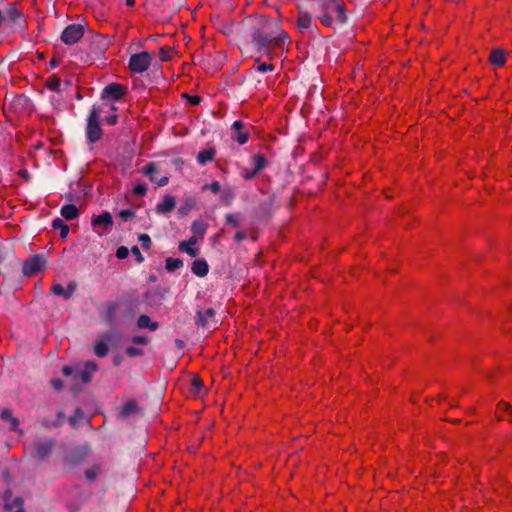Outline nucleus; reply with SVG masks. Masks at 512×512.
Instances as JSON below:
<instances>
[{
    "mask_svg": "<svg viewBox=\"0 0 512 512\" xmlns=\"http://www.w3.org/2000/svg\"><path fill=\"white\" fill-rule=\"evenodd\" d=\"M249 34L252 44L260 52L267 46L283 49L289 40L288 34L280 28L279 24L265 16L253 20Z\"/></svg>",
    "mask_w": 512,
    "mask_h": 512,
    "instance_id": "f257e3e1",
    "label": "nucleus"
},
{
    "mask_svg": "<svg viewBox=\"0 0 512 512\" xmlns=\"http://www.w3.org/2000/svg\"><path fill=\"white\" fill-rule=\"evenodd\" d=\"M321 13L318 16L320 22L325 26H332L333 14H336L337 20L341 24L347 23L345 4L342 0H323L320 2Z\"/></svg>",
    "mask_w": 512,
    "mask_h": 512,
    "instance_id": "f03ea898",
    "label": "nucleus"
},
{
    "mask_svg": "<svg viewBox=\"0 0 512 512\" xmlns=\"http://www.w3.org/2000/svg\"><path fill=\"white\" fill-rule=\"evenodd\" d=\"M99 109L93 106L87 117L86 139L90 144L98 142L103 136V130L99 121Z\"/></svg>",
    "mask_w": 512,
    "mask_h": 512,
    "instance_id": "7ed1b4c3",
    "label": "nucleus"
},
{
    "mask_svg": "<svg viewBox=\"0 0 512 512\" xmlns=\"http://www.w3.org/2000/svg\"><path fill=\"white\" fill-rule=\"evenodd\" d=\"M91 454V446L83 444L73 447L64 457V464L70 466H78L84 463Z\"/></svg>",
    "mask_w": 512,
    "mask_h": 512,
    "instance_id": "20e7f679",
    "label": "nucleus"
},
{
    "mask_svg": "<svg viewBox=\"0 0 512 512\" xmlns=\"http://www.w3.org/2000/svg\"><path fill=\"white\" fill-rule=\"evenodd\" d=\"M47 265V258L43 254H35L22 262V273L24 276H32L43 271Z\"/></svg>",
    "mask_w": 512,
    "mask_h": 512,
    "instance_id": "39448f33",
    "label": "nucleus"
},
{
    "mask_svg": "<svg viewBox=\"0 0 512 512\" xmlns=\"http://www.w3.org/2000/svg\"><path fill=\"white\" fill-rule=\"evenodd\" d=\"M97 368V364L94 361H87L83 369L77 364V372L74 373L72 389L74 391L80 390L79 381L85 384L89 383L92 380L93 374L97 371Z\"/></svg>",
    "mask_w": 512,
    "mask_h": 512,
    "instance_id": "423d86ee",
    "label": "nucleus"
},
{
    "mask_svg": "<svg viewBox=\"0 0 512 512\" xmlns=\"http://www.w3.org/2000/svg\"><path fill=\"white\" fill-rule=\"evenodd\" d=\"M152 60V55L147 51L132 54L129 59V69L134 73L142 74L148 70Z\"/></svg>",
    "mask_w": 512,
    "mask_h": 512,
    "instance_id": "0eeeda50",
    "label": "nucleus"
},
{
    "mask_svg": "<svg viewBox=\"0 0 512 512\" xmlns=\"http://www.w3.org/2000/svg\"><path fill=\"white\" fill-rule=\"evenodd\" d=\"M55 448V440L50 437L38 439L33 443V456L40 461H45Z\"/></svg>",
    "mask_w": 512,
    "mask_h": 512,
    "instance_id": "6e6552de",
    "label": "nucleus"
},
{
    "mask_svg": "<svg viewBox=\"0 0 512 512\" xmlns=\"http://www.w3.org/2000/svg\"><path fill=\"white\" fill-rule=\"evenodd\" d=\"M3 508L8 512H26L24 499L21 496H13L11 489L3 493Z\"/></svg>",
    "mask_w": 512,
    "mask_h": 512,
    "instance_id": "1a4fd4ad",
    "label": "nucleus"
},
{
    "mask_svg": "<svg viewBox=\"0 0 512 512\" xmlns=\"http://www.w3.org/2000/svg\"><path fill=\"white\" fill-rule=\"evenodd\" d=\"M91 225L99 235L110 232L113 226V218L110 212L103 211L100 215L93 216Z\"/></svg>",
    "mask_w": 512,
    "mask_h": 512,
    "instance_id": "9d476101",
    "label": "nucleus"
},
{
    "mask_svg": "<svg viewBox=\"0 0 512 512\" xmlns=\"http://www.w3.org/2000/svg\"><path fill=\"white\" fill-rule=\"evenodd\" d=\"M84 35V26L81 24L73 23L68 25L61 34V40L66 45H73L77 43Z\"/></svg>",
    "mask_w": 512,
    "mask_h": 512,
    "instance_id": "9b49d317",
    "label": "nucleus"
},
{
    "mask_svg": "<svg viewBox=\"0 0 512 512\" xmlns=\"http://www.w3.org/2000/svg\"><path fill=\"white\" fill-rule=\"evenodd\" d=\"M0 260V273L4 276L12 274L20 264V260L11 252L0 251Z\"/></svg>",
    "mask_w": 512,
    "mask_h": 512,
    "instance_id": "f8f14e48",
    "label": "nucleus"
},
{
    "mask_svg": "<svg viewBox=\"0 0 512 512\" xmlns=\"http://www.w3.org/2000/svg\"><path fill=\"white\" fill-rule=\"evenodd\" d=\"M126 92V87L119 83H110L105 86L101 92V99L120 100Z\"/></svg>",
    "mask_w": 512,
    "mask_h": 512,
    "instance_id": "ddd939ff",
    "label": "nucleus"
},
{
    "mask_svg": "<svg viewBox=\"0 0 512 512\" xmlns=\"http://www.w3.org/2000/svg\"><path fill=\"white\" fill-rule=\"evenodd\" d=\"M159 171V167L155 162H149L142 169L143 174L149 177L150 181L156 183L160 187L166 186L169 183V178L167 176L157 178L156 174H158Z\"/></svg>",
    "mask_w": 512,
    "mask_h": 512,
    "instance_id": "4468645a",
    "label": "nucleus"
},
{
    "mask_svg": "<svg viewBox=\"0 0 512 512\" xmlns=\"http://www.w3.org/2000/svg\"><path fill=\"white\" fill-rule=\"evenodd\" d=\"M77 289V283L70 281L66 288L61 284L55 283L51 287V293L55 296H62L65 300H69Z\"/></svg>",
    "mask_w": 512,
    "mask_h": 512,
    "instance_id": "2eb2a0df",
    "label": "nucleus"
},
{
    "mask_svg": "<svg viewBox=\"0 0 512 512\" xmlns=\"http://www.w3.org/2000/svg\"><path fill=\"white\" fill-rule=\"evenodd\" d=\"M110 41L103 35L97 34L92 37L90 50L93 54L100 56L109 47Z\"/></svg>",
    "mask_w": 512,
    "mask_h": 512,
    "instance_id": "dca6fc26",
    "label": "nucleus"
},
{
    "mask_svg": "<svg viewBox=\"0 0 512 512\" xmlns=\"http://www.w3.org/2000/svg\"><path fill=\"white\" fill-rule=\"evenodd\" d=\"M176 206L175 198L171 195H165L162 202L158 203L155 207L157 214L168 215L174 210Z\"/></svg>",
    "mask_w": 512,
    "mask_h": 512,
    "instance_id": "f3484780",
    "label": "nucleus"
},
{
    "mask_svg": "<svg viewBox=\"0 0 512 512\" xmlns=\"http://www.w3.org/2000/svg\"><path fill=\"white\" fill-rule=\"evenodd\" d=\"M191 271L198 277H204L209 272L208 262L204 258L196 259L193 261Z\"/></svg>",
    "mask_w": 512,
    "mask_h": 512,
    "instance_id": "a211bd4d",
    "label": "nucleus"
},
{
    "mask_svg": "<svg viewBox=\"0 0 512 512\" xmlns=\"http://www.w3.org/2000/svg\"><path fill=\"white\" fill-rule=\"evenodd\" d=\"M139 411V407L134 400L127 401L119 410L118 418L119 419H127L132 414L137 413Z\"/></svg>",
    "mask_w": 512,
    "mask_h": 512,
    "instance_id": "6ab92c4d",
    "label": "nucleus"
},
{
    "mask_svg": "<svg viewBox=\"0 0 512 512\" xmlns=\"http://www.w3.org/2000/svg\"><path fill=\"white\" fill-rule=\"evenodd\" d=\"M196 243L197 237L191 236L188 240L180 242L179 249L191 257H196L199 253V250L193 247Z\"/></svg>",
    "mask_w": 512,
    "mask_h": 512,
    "instance_id": "aec40b11",
    "label": "nucleus"
},
{
    "mask_svg": "<svg viewBox=\"0 0 512 512\" xmlns=\"http://www.w3.org/2000/svg\"><path fill=\"white\" fill-rule=\"evenodd\" d=\"M215 311L213 308H207L206 310H198L196 313V324L202 327H206L209 324L210 319L214 318Z\"/></svg>",
    "mask_w": 512,
    "mask_h": 512,
    "instance_id": "412c9836",
    "label": "nucleus"
},
{
    "mask_svg": "<svg viewBox=\"0 0 512 512\" xmlns=\"http://www.w3.org/2000/svg\"><path fill=\"white\" fill-rule=\"evenodd\" d=\"M296 25L301 32L308 30L312 26V15L307 11H300Z\"/></svg>",
    "mask_w": 512,
    "mask_h": 512,
    "instance_id": "4be33fe9",
    "label": "nucleus"
},
{
    "mask_svg": "<svg viewBox=\"0 0 512 512\" xmlns=\"http://www.w3.org/2000/svg\"><path fill=\"white\" fill-rule=\"evenodd\" d=\"M21 18L22 15L20 11L13 5L9 6L5 11V21L9 22L11 25L21 26Z\"/></svg>",
    "mask_w": 512,
    "mask_h": 512,
    "instance_id": "5701e85b",
    "label": "nucleus"
},
{
    "mask_svg": "<svg viewBox=\"0 0 512 512\" xmlns=\"http://www.w3.org/2000/svg\"><path fill=\"white\" fill-rule=\"evenodd\" d=\"M489 61L492 65L501 67L506 62V53L504 50L496 48L493 49L489 56Z\"/></svg>",
    "mask_w": 512,
    "mask_h": 512,
    "instance_id": "b1692460",
    "label": "nucleus"
},
{
    "mask_svg": "<svg viewBox=\"0 0 512 512\" xmlns=\"http://www.w3.org/2000/svg\"><path fill=\"white\" fill-rule=\"evenodd\" d=\"M60 214L68 221L74 220L79 216V209L74 204H65L61 207Z\"/></svg>",
    "mask_w": 512,
    "mask_h": 512,
    "instance_id": "393cba45",
    "label": "nucleus"
},
{
    "mask_svg": "<svg viewBox=\"0 0 512 512\" xmlns=\"http://www.w3.org/2000/svg\"><path fill=\"white\" fill-rule=\"evenodd\" d=\"M137 327L139 329H148L150 331H155L159 327V323L152 321L148 315L142 314L137 319Z\"/></svg>",
    "mask_w": 512,
    "mask_h": 512,
    "instance_id": "a878e982",
    "label": "nucleus"
},
{
    "mask_svg": "<svg viewBox=\"0 0 512 512\" xmlns=\"http://www.w3.org/2000/svg\"><path fill=\"white\" fill-rule=\"evenodd\" d=\"M102 472V465L99 464V463H95L93 465H91L90 467H88L87 469H85V477L86 479L91 483V482H94L98 475Z\"/></svg>",
    "mask_w": 512,
    "mask_h": 512,
    "instance_id": "bb28decb",
    "label": "nucleus"
},
{
    "mask_svg": "<svg viewBox=\"0 0 512 512\" xmlns=\"http://www.w3.org/2000/svg\"><path fill=\"white\" fill-rule=\"evenodd\" d=\"M215 154H216V151L214 148L202 150L197 155V162L200 165H205L207 162L213 160Z\"/></svg>",
    "mask_w": 512,
    "mask_h": 512,
    "instance_id": "cd10ccee",
    "label": "nucleus"
},
{
    "mask_svg": "<svg viewBox=\"0 0 512 512\" xmlns=\"http://www.w3.org/2000/svg\"><path fill=\"white\" fill-rule=\"evenodd\" d=\"M0 417L2 420H7L10 422V430L16 431L19 426V420L12 415V411L10 409H3L1 411Z\"/></svg>",
    "mask_w": 512,
    "mask_h": 512,
    "instance_id": "c85d7f7f",
    "label": "nucleus"
},
{
    "mask_svg": "<svg viewBox=\"0 0 512 512\" xmlns=\"http://www.w3.org/2000/svg\"><path fill=\"white\" fill-rule=\"evenodd\" d=\"M52 228L60 231V237L65 239L69 233V227L61 218H55L52 221Z\"/></svg>",
    "mask_w": 512,
    "mask_h": 512,
    "instance_id": "c756f323",
    "label": "nucleus"
},
{
    "mask_svg": "<svg viewBox=\"0 0 512 512\" xmlns=\"http://www.w3.org/2000/svg\"><path fill=\"white\" fill-rule=\"evenodd\" d=\"M207 225L200 220H195L191 224V231L193 232V236L203 237L206 233Z\"/></svg>",
    "mask_w": 512,
    "mask_h": 512,
    "instance_id": "7c9ffc66",
    "label": "nucleus"
},
{
    "mask_svg": "<svg viewBox=\"0 0 512 512\" xmlns=\"http://www.w3.org/2000/svg\"><path fill=\"white\" fill-rule=\"evenodd\" d=\"M182 266L183 261L180 258L168 257L165 261V268L168 272H174Z\"/></svg>",
    "mask_w": 512,
    "mask_h": 512,
    "instance_id": "2f4dec72",
    "label": "nucleus"
},
{
    "mask_svg": "<svg viewBox=\"0 0 512 512\" xmlns=\"http://www.w3.org/2000/svg\"><path fill=\"white\" fill-rule=\"evenodd\" d=\"M94 352L100 358L106 357L109 352L107 343L104 340H98L95 344Z\"/></svg>",
    "mask_w": 512,
    "mask_h": 512,
    "instance_id": "473e14b6",
    "label": "nucleus"
},
{
    "mask_svg": "<svg viewBox=\"0 0 512 512\" xmlns=\"http://www.w3.org/2000/svg\"><path fill=\"white\" fill-rule=\"evenodd\" d=\"M46 87L49 89V90H52V91H55V92H60L61 90V80L60 78L53 74L52 76H50L47 80H46Z\"/></svg>",
    "mask_w": 512,
    "mask_h": 512,
    "instance_id": "72a5a7b5",
    "label": "nucleus"
},
{
    "mask_svg": "<svg viewBox=\"0 0 512 512\" xmlns=\"http://www.w3.org/2000/svg\"><path fill=\"white\" fill-rule=\"evenodd\" d=\"M252 163L254 165V170L258 173L266 167V159L262 154H256L252 157Z\"/></svg>",
    "mask_w": 512,
    "mask_h": 512,
    "instance_id": "f704fd0d",
    "label": "nucleus"
},
{
    "mask_svg": "<svg viewBox=\"0 0 512 512\" xmlns=\"http://www.w3.org/2000/svg\"><path fill=\"white\" fill-rule=\"evenodd\" d=\"M256 63L257 65H254L252 68L256 69V71L260 72V73H265V72H272L274 71L275 67L273 64H269V63H261L260 62V58H256Z\"/></svg>",
    "mask_w": 512,
    "mask_h": 512,
    "instance_id": "c9c22d12",
    "label": "nucleus"
},
{
    "mask_svg": "<svg viewBox=\"0 0 512 512\" xmlns=\"http://www.w3.org/2000/svg\"><path fill=\"white\" fill-rule=\"evenodd\" d=\"M117 309H118V305L116 303H110L107 305L106 312H105L106 321L112 322L114 320Z\"/></svg>",
    "mask_w": 512,
    "mask_h": 512,
    "instance_id": "e433bc0d",
    "label": "nucleus"
},
{
    "mask_svg": "<svg viewBox=\"0 0 512 512\" xmlns=\"http://www.w3.org/2000/svg\"><path fill=\"white\" fill-rule=\"evenodd\" d=\"M233 139L236 140L240 145H244L245 143H247L248 139H249V133L247 131H237L234 135H233Z\"/></svg>",
    "mask_w": 512,
    "mask_h": 512,
    "instance_id": "4c0bfd02",
    "label": "nucleus"
},
{
    "mask_svg": "<svg viewBox=\"0 0 512 512\" xmlns=\"http://www.w3.org/2000/svg\"><path fill=\"white\" fill-rule=\"evenodd\" d=\"M226 223L237 228L240 226V217L238 214L229 213L225 217Z\"/></svg>",
    "mask_w": 512,
    "mask_h": 512,
    "instance_id": "58836bf2",
    "label": "nucleus"
},
{
    "mask_svg": "<svg viewBox=\"0 0 512 512\" xmlns=\"http://www.w3.org/2000/svg\"><path fill=\"white\" fill-rule=\"evenodd\" d=\"M77 372V364L76 365H66L62 369V373L66 377H72L74 379V373Z\"/></svg>",
    "mask_w": 512,
    "mask_h": 512,
    "instance_id": "ea45409f",
    "label": "nucleus"
},
{
    "mask_svg": "<svg viewBox=\"0 0 512 512\" xmlns=\"http://www.w3.org/2000/svg\"><path fill=\"white\" fill-rule=\"evenodd\" d=\"M118 215L123 221H128L135 217V211L132 209H124L121 210Z\"/></svg>",
    "mask_w": 512,
    "mask_h": 512,
    "instance_id": "a19ab883",
    "label": "nucleus"
},
{
    "mask_svg": "<svg viewBox=\"0 0 512 512\" xmlns=\"http://www.w3.org/2000/svg\"><path fill=\"white\" fill-rule=\"evenodd\" d=\"M133 193L137 196H145L147 193V185L145 183H139L133 188Z\"/></svg>",
    "mask_w": 512,
    "mask_h": 512,
    "instance_id": "79ce46f5",
    "label": "nucleus"
},
{
    "mask_svg": "<svg viewBox=\"0 0 512 512\" xmlns=\"http://www.w3.org/2000/svg\"><path fill=\"white\" fill-rule=\"evenodd\" d=\"M160 60L165 62L170 60V48L167 46H163L159 50Z\"/></svg>",
    "mask_w": 512,
    "mask_h": 512,
    "instance_id": "37998d69",
    "label": "nucleus"
},
{
    "mask_svg": "<svg viewBox=\"0 0 512 512\" xmlns=\"http://www.w3.org/2000/svg\"><path fill=\"white\" fill-rule=\"evenodd\" d=\"M126 354L129 357L141 356V355H143V350L140 348H136L134 346H130V347L126 348Z\"/></svg>",
    "mask_w": 512,
    "mask_h": 512,
    "instance_id": "c03bdc74",
    "label": "nucleus"
},
{
    "mask_svg": "<svg viewBox=\"0 0 512 512\" xmlns=\"http://www.w3.org/2000/svg\"><path fill=\"white\" fill-rule=\"evenodd\" d=\"M139 241L144 249H149L151 247V238L147 234H141L139 236Z\"/></svg>",
    "mask_w": 512,
    "mask_h": 512,
    "instance_id": "a18cd8bd",
    "label": "nucleus"
},
{
    "mask_svg": "<svg viewBox=\"0 0 512 512\" xmlns=\"http://www.w3.org/2000/svg\"><path fill=\"white\" fill-rule=\"evenodd\" d=\"M128 255H129V250H128L127 247L120 246V247L117 248V250H116V257L118 259H121V260L125 259V258H127Z\"/></svg>",
    "mask_w": 512,
    "mask_h": 512,
    "instance_id": "49530a36",
    "label": "nucleus"
},
{
    "mask_svg": "<svg viewBox=\"0 0 512 512\" xmlns=\"http://www.w3.org/2000/svg\"><path fill=\"white\" fill-rule=\"evenodd\" d=\"M135 316V310L131 303H129L123 312V317L127 319H132Z\"/></svg>",
    "mask_w": 512,
    "mask_h": 512,
    "instance_id": "de8ad7c7",
    "label": "nucleus"
},
{
    "mask_svg": "<svg viewBox=\"0 0 512 512\" xmlns=\"http://www.w3.org/2000/svg\"><path fill=\"white\" fill-rule=\"evenodd\" d=\"M51 383V386L56 390V391H61L64 387V384H63V381L59 378H54L50 381Z\"/></svg>",
    "mask_w": 512,
    "mask_h": 512,
    "instance_id": "09e8293b",
    "label": "nucleus"
},
{
    "mask_svg": "<svg viewBox=\"0 0 512 512\" xmlns=\"http://www.w3.org/2000/svg\"><path fill=\"white\" fill-rule=\"evenodd\" d=\"M64 412L63 411H59L57 413V417L56 419L52 422V425H54L55 427H59V426H62L63 423H64Z\"/></svg>",
    "mask_w": 512,
    "mask_h": 512,
    "instance_id": "8fccbe9b",
    "label": "nucleus"
},
{
    "mask_svg": "<svg viewBox=\"0 0 512 512\" xmlns=\"http://www.w3.org/2000/svg\"><path fill=\"white\" fill-rule=\"evenodd\" d=\"M132 342H133L134 344L146 345V344H148L149 339H148V337H146V336H140V335H138V336H134V337L132 338Z\"/></svg>",
    "mask_w": 512,
    "mask_h": 512,
    "instance_id": "3c124183",
    "label": "nucleus"
},
{
    "mask_svg": "<svg viewBox=\"0 0 512 512\" xmlns=\"http://www.w3.org/2000/svg\"><path fill=\"white\" fill-rule=\"evenodd\" d=\"M82 415H83L82 410H81L80 408H77V409L75 410L74 415H73V416H71V417L69 418V422H70V424H71V425H75V424H76V422H77V419H78V418H80V417H82Z\"/></svg>",
    "mask_w": 512,
    "mask_h": 512,
    "instance_id": "603ef678",
    "label": "nucleus"
},
{
    "mask_svg": "<svg viewBox=\"0 0 512 512\" xmlns=\"http://www.w3.org/2000/svg\"><path fill=\"white\" fill-rule=\"evenodd\" d=\"M132 253L135 255L136 257V261L138 263H142L144 261V257L143 255L141 254L139 248L137 246H133L132 249H131Z\"/></svg>",
    "mask_w": 512,
    "mask_h": 512,
    "instance_id": "864d4df0",
    "label": "nucleus"
},
{
    "mask_svg": "<svg viewBox=\"0 0 512 512\" xmlns=\"http://www.w3.org/2000/svg\"><path fill=\"white\" fill-rule=\"evenodd\" d=\"M204 188H209L214 194H217L221 189V185L218 181H213L210 185L205 186Z\"/></svg>",
    "mask_w": 512,
    "mask_h": 512,
    "instance_id": "5fc2aeb1",
    "label": "nucleus"
},
{
    "mask_svg": "<svg viewBox=\"0 0 512 512\" xmlns=\"http://www.w3.org/2000/svg\"><path fill=\"white\" fill-rule=\"evenodd\" d=\"M184 96L188 98L189 102L192 105H198L201 102V100H202V98L200 96H197V95L190 96V95L185 94Z\"/></svg>",
    "mask_w": 512,
    "mask_h": 512,
    "instance_id": "6e6d98bb",
    "label": "nucleus"
},
{
    "mask_svg": "<svg viewBox=\"0 0 512 512\" xmlns=\"http://www.w3.org/2000/svg\"><path fill=\"white\" fill-rule=\"evenodd\" d=\"M104 121H105V123H107L108 125L113 126V125H115V124L117 123V121H118V116H117V115H115V114L110 115V116L106 117V118L104 119Z\"/></svg>",
    "mask_w": 512,
    "mask_h": 512,
    "instance_id": "4d7b16f0",
    "label": "nucleus"
},
{
    "mask_svg": "<svg viewBox=\"0 0 512 512\" xmlns=\"http://www.w3.org/2000/svg\"><path fill=\"white\" fill-rule=\"evenodd\" d=\"M192 386L199 391L203 386V381L199 377H194L192 380Z\"/></svg>",
    "mask_w": 512,
    "mask_h": 512,
    "instance_id": "13d9d810",
    "label": "nucleus"
},
{
    "mask_svg": "<svg viewBox=\"0 0 512 512\" xmlns=\"http://www.w3.org/2000/svg\"><path fill=\"white\" fill-rule=\"evenodd\" d=\"M244 127V123L240 120H236L233 122L232 124V129L234 131V133H236L237 131H241Z\"/></svg>",
    "mask_w": 512,
    "mask_h": 512,
    "instance_id": "bf43d9fd",
    "label": "nucleus"
},
{
    "mask_svg": "<svg viewBox=\"0 0 512 512\" xmlns=\"http://www.w3.org/2000/svg\"><path fill=\"white\" fill-rule=\"evenodd\" d=\"M273 49H277L276 47L267 46L263 50H261L269 59L273 58Z\"/></svg>",
    "mask_w": 512,
    "mask_h": 512,
    "instance_id": "052dcab7",
    "label": "nucleus"
},
{
    "mask_svg": "<svg viewBox=\"0 0 512 512\" xmlns=\"http://www.w3.org/2000/svg\"><path fill=\"white\" fill-rule=\"evenodd\" d=\"M257 174H258V172L253 169L252 171L244 172L243 178L246 180H250V179H253Z\"/></svg>",
    "mask_w": 512,
    "mask_h": 512,
    "instance_id": "680f3d73",
    "label": "nucleus"
},
{
    "mask_svg": "<svg viewBox=\"0 0 512 512\" xmlns=\"http://www.w3.org/2000/svg\"><path fill=\"white\" fill-rule=\"evenodd\" d=\"M498 407L502 408L512 414V406L510 404L501 401V402H499Z\"/></svg>",
    "mask_w": 512,
    "mask_h": 512,
    "instance_id": "e2e57ef3",
    "label": "nucleus"
},
{
    "mask_svg": "<svg viewBox=\"0 0 512 512\" xmlns=\"http://www.w3.org/2000/svg\"><path fill=\"white\" fill-rule=\"evenodd\" d=\"M246 233L243 232V231H238L235 236H234V239L237 241V242H241L242 240H244L246 238Z\"/></svg>",
    "mask_w": 512,
    "mask_h": 512,
    "instance_id": "0e129e2a",
    "label": "nucleus"
},
{
    "mask_svg": "<svg viewBox=\"0 0 512 512\" xmlns=\"http://www.w3.org/2000/svg\"><path fill=\"white\" fill-rule=\"evenodd\" d=\"M52 422H53V421H51V420H49V419H44V420L42 421V426H43L45 429H51V428L55 427L54 425H52Z\"/></svg>",
    "mask_w": 512,
    "mask_h": 512,
    "instance_id": "69168bd1",
    "label": "nucleus"
},
{
    "mask_svg": "<svg viewBox=\"0 0 512 512\" xmlns=\"http://www.w3.org/2000/svg\"><path fill=\"white\" fill-rule=\"evenodd\" d=\"M190 209L189 206H181L179 209H178V212L180 215H185L187 214L188 210Z\"/></svg>",
    "mask_w": 512,
    "mask_h": 512,
    "instance_id": "338daca9",
    "label": "nucleus"
},
{
    "mask_svg": "<svg viewBox=\"0 0 512 512\" xmlns=\"http://www.w3.org/2000/svg\"><path fill=\"white\" fill-rule=\"evenodd\" d=\"M175 344H176L177 348H179V349H183V348H184V345H185V344H184V341H183V340H181V339H176V340H175Z\"/></svg>",
    "mask_w": 512,
    "mask_h": 512,
    "instance_id": "774afa93",
    "label": "nucleus"
}]
</instances>
